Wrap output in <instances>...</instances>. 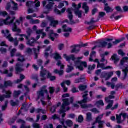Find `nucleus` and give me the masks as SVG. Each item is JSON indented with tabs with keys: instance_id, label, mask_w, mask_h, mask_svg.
I'll return each mask as SVG.
<instances>
[{
	"instance_id": "obj_1",
	"label": "nucleus",
	"mask_w": 128,
	"mask_h": 128,
	"mask_svg": "<svg viewBox=\"0 0 128 128\" xmlns=\"http://www.w3.org/2000/svg\"><path fill=\"white\" fill-rule=\"evenodd\" d=\"M63 102L59 110V114H62V118L66 116V106H69L70 104L74 102V97H70V98H64L62 100Z\"/></svg>"
},
{
	"instance_id": "obj_2",
	"label": "nucleus",
	"mask_w": 128,
	"mask_h": 128,
	"mask_svg": "<svg viewBox=\"0 0 128 128\" xmlns=\"http://www.w3.org/2000/svg\"><path fill=\"white\" fill-rule=\"evenodd\" d=\"M63 58L66 59V62H70L72 60L74 62V66L80 70V56L76 58L74 55L72 54L68 56L66 54H63Z\"/></svg>"
},
{
	"instance_id": "obj_3",
	"label": "nucleus",
	"mask_w": 128,
	"mask_h": 128,
	"mask_svg": "<svg viewBox=\"0 0 128 128\" xmlns=\"http://www.w3.org/2000/svg\"><path fill=\"white\" fill-rule=\"evenodd\" d=\"M2 34H4V38H6L7 40L10 42H14V46H18V40L17 38H14L12 36V34H10V30H6V32H4V30H2Z\"/></svg>"
},
{
	"instance_id": "obj_4",
	"label": "nucleus",
	"mask_w": 128,
	"mask_h": 128,
	"mask_svg": "<svg viewBox=\"0 0 128 128\" xmlns=\"http://www.w3.org/2000/svg\"><path fill=\"white\" fill-rule=\"evenodd\" d=\"M124 62H127L126 64H125L126 68L122 70L123 72L124 73V76L122 78V80H124L126 78H128V57H124L120 61V64L121 66H124Z\"/></svg>"
},
{
	"instance_id": "obj_5",
	"label": "nucleus",
	"mask_w": 128,
	"mask_h": 128,
	"mask_svg": "<svg viewBox=\"0 0 128 128\" xmlns=\"http://www.w3.org/2000/svg\"><path fill=\"white\" fill-rule=\"evenodd\" d=\"M19 36H24L26 41V44L30 46H34V43L36 42V40H34V38L32 37L30 39L28 38V36L24 34H20Z\"/></svg>"
},
{
	"instance_id": "obj_6",
	"label": "nucleus",
	"mask_w": 128,
	"mask_h": 128,
	"mask_svg": "<svg viewBox=\"0 0 128 128\" xmlns=\"http://www.w3.org/2000/svg\"><path fill=\"white\" fill-rule=\"evenodd\" d=\"M72 6L74 8V12L75 16H77L78 18H80V2L78 3V6L76 3H72Z\"/></svg>"
},
{
	"instance_id": "obj_7",
	"label": "nucleus",
	"mask_w": 128,
	"mask_h": 128,
	"mask_svg": "<svg viewBox=\"0 0 128 128\" xmlns=\"http://www.w3.org/2000/svg\"><path fill=\"white\" fill-rule=\"evenodd\" d=\"M112 76H114V72H102L100 76L101 78H105V80H108V79L110 78Z\"/></svg>"
},
{
	"instance_id": "obj_8",
	"label": "nucleus",
	"mask_w": 128,
	"mask_h": 128,
	"mask_svg": "<svg viewBox=\"0 0 128 128\" xmlns=\"http://www.w3.org/2000/svg\"><path fill=\"white\" fill-rule=\"evenodd\" d=\"M24 66V64L18 62L16 64L15 66V70L16 74H18V72H24V70L22 68Z\"/></svg>"
},
{
	"instance_id": "obj_9",
	"label": "nucleus",
	"mask_w": 128,
	"mask_h": 128,
	"mask_svg": "<svg viewBox=\"0 0 128 128\" xmlns=\"http://www.w3.org/2000/svg\"><path fill=\"white\" fill-rule=\"evenodd\" d=\"M48 72V71L46 68H44V66H42L41 67V70L40 72V76H41L40 80L41 82H44L46 80V74Z\"/></svg>"
},
{
	"instance_id": "obj_10",
	"label": "nucleus",
	"mask_w": 128,
	"mask_h": 128,
	"mask_svg": "<svg viewBox=\"0 0 128 128\" xmlns=\"http://www.w3.org/2000/svg\"><path fill=\"white\" fill-rule=\"evenodd\" d=\"M48 38L52 40V42H54V38H58V34L54 33V30H50V32L48 34Z\"/></svg>"
},
{
	"instance_id": "obj_11",
	"label": "nucleus",
	"mask_w": 128,
	"mask_h": 128,
	"mask_svg": "<svg viewBox=\"0 0 128 128\" xmlns=\"http://www.w3.org/2000/svg\"><path fill=\"white\" fill-rule=\"evenodd\" d=\"M54 2H50L46 6V8L48 10L46 11H44L43 14H50V12L52 10V8H54Z\"/></svg>"
},
{
	"instance_id": "obj_12",
	"label": "nucleus",
	"mask_w": 128,
	"mask_h": 128,
	"mask_svg": "<svg viewBox=\"0 0 128 128\" xmlns=\"http://www.w3.org/2000/svg\"><path fill=\"white\" fill-rule=\"evenodd\" d=\"M88 90H85L82 93V100H80V104H86L88 102Z\"/></svg>"
},
{
	"instance_id": "obj_13",
	"label": "nucleus",
	"mask_w": 128,
	"mask_h": 128,
	"mask_svg": "<svg viewBox=\"0 0 128 128\" xmlns=\"http://www.w3.org/2000/svg\"><path fill=\"white\" fill-rule=\"evenodd\" d=\"M78 46L80 48V44L78 45L74 44L70 46V48H72L70 50L71 54H78L80 52V49L77 48Z\"/></svg>"
},
{
	"instance_id": "obj_14",
	"label": "nucleus",
	"mask_w": 128,
	"mask_h": 128,
	"mask_svg": "<svg viewBox=\"0 0 128 128\" xmlns=\"http://www.w3.org/2000/svg\"><path fill=\"white\" fill-rule=\"evenodd\" d=\"M68 12V18H69L70 20V24H74L76 22L72 20L74 18V16L72 15V10L70 8H68L67 10Z\"/></svg>"
},
{
	"instance_id": "obj_15",
	"label": "nucleus",
	"mask_w": 128,
	"mask_h": 128,
	"mask_svg": "<svg viewBox=\"0 0 128 128\" xmlns=\"http://www.w3.org/2000/svg\"><path fill=\"white\" fill-rule=\"evenodd\" d=\"M48 20L50 22V26H52L53 28H56V26L58 24V20H55L54 19V18L52 17H49Z\"/></svg>"
},
{
	"instance_id": "obj_16",
	"label": "nucleus",
	"mask_w": 128,
	"mask_h": 128,
	"mask_svg": "<svg viewBox=\"0 0 128 128\" xmlns=\"http://www.w3.org/2000/svg\"><path fill=\"white\" fill-rule=\"evenodd\" d=\"M10 16H8L5 20H4V24H14V20H16V17L13 16L12 18V19L10 22L8 21V20H10Z\"/></svg>"
},
{
	"instance_id": "obj_17",
	"label": "nucleus",
	"mask_w": 128,
	"mask_h": 128,
	"mask_svg": "<svg viewBox=\"0 0 128 128\" xmlns=\"http://www.w3.org/2000/svg\"><path fill=\"white\" fill-rule=\"evenodd\" d=\"M95 44H97L98 48H106L108 44V42L106 41H100V42H96Z\"/></svg>"
},
{
	"instance_id": "obj_18",
	"label": "nucleus",
	"mask_w": 128,
	"mask_h": 128,
	"mask_svg": "<svg viewBox=\"0 0 128 128\" xmlns=\"http://www.w3.org/2000/svg\"><path fill=\"white\" fill-rule=\"evenodd\" d=\"M15 56L18 58L17 59L18 62H24V60H26V59H24V56L22 55L20 52L16 53L15 54Z\"/></svg>"
},
{
	"instance_id": "obj_19",
	"label": "nucleus",
	"mask_w": 128,
	"mask_h": 128,
	"mask_svg": "<svg viewBox=\"0 0 128 128\" xmlns=\"http://www.w3.org/2000/svg\"><path fill=\"white\" fill-rule=\"evenodd\" d=\"M2 92L3 94H4V97L6 98H10L12 95V92H10V90H6V89L3 88L2 90Z\"/></svg>"
},
{
	"instance_id": "obj_20",
	"label": "nucleus",
	"mask_w": 128,
	"mask_h": 128,
	"mask_svg": "<svg viewBox=\"0 0 128 128\" xmlns=\"http://www.w3.org/2000/svg\"><path fill=\"white\" fill-rule=\"evenodd\" d=\"M82 8L84 10L85 14H88V12H90V7H88V4L86 2H84L82 4Z\"/></svg>"
},
{
	"instance_id": "obj_21",
	"label": "nucleus",
	"mask_w": 128,
	"mask_h": 128,
	"mask_svg": "<svg viewBox=\"0 0 128 128\" xmlns=\"http://www.w3.org/2000/svg\"><path fill=\"white\" fill-rule=\"evenodd\" d=\"M62 30L64 32H72V29L71 28L68 27V26L66 24H64L62 26Z\"/></svg>"
},
{
	"instance_id": "obj_22",
	"label": "nucleus",
	"mask_w": 128,
	"mask_h": 128,
	"mask_svg": "<svg viewBox=\"0 0 128 128\" xmlns=\"http://www.w3.org/2000/svg\"><path fill=\"white\" fill-rule=\"evenodd\" d=\"M104 117V114H102L99 116H98L96 119L95 122H97L98 124H100V122H104V121L101 120L102 118Z\"/></svg>"
},
{
	"instance_id": "obj_23",
	"label": "nucleus",
	"mask_w": 128,
	"mask_h": 128,
	"mask_svg": "<svg viewBox=\"0 0 128 128\" xmlns=\"http://www.w3.org/2000/svg\"><path fill=\"white\" fill-rule=\"evenodd\" d=\"M104 10L106 12H110L114 10H112V8L108 6V3L105 4Z\"/></svg>"
},
{
	"instance_id": "obj_24",
	"label": "nucleus",
	"mask_w": 128,
	"mask_h": 128,
	"mask_svg": "<svg viewBox=\"0 0 128 128\" xmlns=\"http://www.w3.org/2000/svg\"><path fill=\"white\" fill-rule=\"evenodd\" d=\"M54 60H56L57 62H58V60H62V56H60V54L58 53V52H56L54 54Z\"/></svg>"
},
{
	"instance_id": "obj_25",
	"label": "nucleus",
	"mask_w": 128,
	"mask_h": 128,
	"mask_svg": "<svg viewBox=\"0 0 128 128\" xmlns=\"http://www.w3.org/2000/svg\"><path fill=\"white\" fill-rule=\"evenodd\" d=\"M4 88H8V86H12V82L11 80L4 81Z\"/></svg>"
},
{
	"instance_id": "obj_26",
	"label": "nucleus",
	"mask_w": 128,
	"mask_h": 128,
	"mask_svg": "<svg viewBox=\"0 0 128 128\" xmlns=\"http://www.w3.org/2000/svg\"><path fill=\"white\" fill-rule=\"evenodd\" d=\"M117 55L116 54H113L111 56V58L112 60H114V64H116L118 62L119 59L116 57Z\"/></svg>"
},
{
	"instance_id": "obj_27",
	"label": "nucleus",
	"mask_w": 128,
	"mask_h": 128,
	"mask_svg": "<svg viewBox=\"0 0 128 128\" xmlns=\"http://www.w3.org/2000/svg\"><path fill=\"white\" fill-rule=\"evenodd\" d=\"M116 120H117V124H122V114H116Z\"/></svg>"
},
{
	"instance_id": "obj_28",
	"label": "nucleus",
	"mask_w": 128,
	"mask_h": 128,
	"mask_svg": "<svg viewBox=\"0 0 128 128\" xmlns=\"http://www.w3.org/2000/svg\"><path fill=\"white\" fill-rule=\"evenodd\" d=\"M54 73L59 74V76H62V74H64V70H58V69H55L54 70Z\"/></svg>"
},
{
	"instance_id": "obj_29",
	"label": "nucleus",
	"mask_w": 128,
	"mask_h": 128,
	"mask_svg": "<svg viewBox=\"0 0 128 128\" xmlns=\"http://www.w3.org/2000/svg\"><path fill=\"white\" fill-rule=\"evenodd\" d=\"M125 40L124 37H122L120 39H116L115 40V41H114L112 42L113 44H119V42H122V40Z\"/></svg>"
},
{
	"instance_id": "obj_30",
	"label": "nucleus",
	"mask_w": 128,
	"mask_h": 128,
	"mask_svg": "<svg viewBox=\"0 0 128 128\" xmlns=\"http://www.w3.org/2000/svg\"><path fill=\"white\" fill-rule=\"evenodd\" d=\"M40 96H44V91H42V90L38 92L37 100H40Z\"/></svg>"
},
{
	"instance_id": "obj_31",
	"label": "nucleus",
	"mask_w": 128,
	"mask_h": 128,
	"mask_svg": "<svg viewBox=\"0 0 128 128\" xmlns=\"http://www.w3.org/2000/svg\"><path fill=\"white\" fill-rule=\"evenodd\" d=\"M114 18L116 20H120V18H122V15H119V16H114V14H112L110 16V18H111V20H112V18Z\"/></svg>"
},
{
	"instance_id": "obj_32",
	"label": "nucleus",
	"mask_w": 128,
	"mask_h": 128,
	"mask_svg": "<svg viewBox=\"0 0 128 128\" xmlns=\"http://www.w3.org/2000/svg\"><path fill=\"white\" fill-rule=\"evenodd\" d=\"M66 124L67 126H68V128H72L73 124L72 121V120H66Z\"/></svg>"
},
{
	"instance_id": "obj_33",
	"label": "nucleus",
	"mask_w": 128,
	"mask_h": 128,
	"mask_svg": "<svg viewBox=\"0 0 128 128\" xmlns=\"http://www.w3.org/2000/svg\"><path fill=\"white\" fill-rule=\"evenodd\" d=\"M109 103L107 105V106L106 108V110H110L112 106V104H114V100H108Z\"/></svg>"
},
{
	"instance_id": "obj_34",
	"label": "nucleus",
	"mask_w": 128,
	"mask_h": 128,
	"mask_svg": "<svg viewBox=\"0 0 128 128\" xmlns=\"http://www.w3.org/2000/svg\"><path fill=\"white\" fill-rule=\"evenodd\" d=\"M109 103L107 105V106L106 108V110H110L112 106V104H114V100H108Z\"/></svg>"
},
{
	"instance_id": "obj_35",
	"label": "nucleus",
	"mask_w": 128,
	"mask_h": 128,
	"mask_svg": "<svg viewBox=\"0 0 128 128\" xmlns=\"http://www.w3.org/2000/svg\"><path fill=\"white\" fill-rule=\"evenodd\" d=\"M22 92H20V90H15L14 91V94H13V96H14V98H18V96Z\"/></svg>"
},
{
	"instance_id": "obj_36",
	"label": "nucleus",
	"mask_w": 128,
	"mask_h": 128,
	"mask_svg": "<svg viewBox=\"0 0 128 128\" xmlns=\"http://www.w3.org/2000/svg\"><path fill=\"white\" fill-rule=\"evenodd\" d=\"M56 64L58 66H60V70H64V65L62 64V61L60 60H58Z\"/></svg>"
},
{
	"instance_id": "obj_37",
	"label": "nucleus",
	"mask_w": 128,
	"mask_h": 128,
	"mask_svg": "<svg viewBox=\"0 0 128 128\" xmlns=\"http://www.w3.org/2000/svg\"><path fill=\"white\" fill-rule=\"evenodd\" d=\"M8 100L4 102V104L2 105V110H6V108H8Z\"/></svg>"
},
{
	"instance_id": "obj_38",
	"label": "nucleus",
	"mask_w": 128,
	"mask_h": 128,
	"mask_svg": "<svg viewBox=\"0 0 128 128\" xmlns=\"http://www.w3.org/2000/svg\"><path fill=\"white\" fill-rule=\"evenodd\" d=\"M74 70V66H70V65H68V68L66 69V72H70L72 70Z\"/></svg>"
},
{
	"instance_id": "obj_39",
	"label": "nucleus",
	"mask_w": 128,
	"mask_h": 128,
	"mask_svg": "<svg viewBox=\"0 0 128 128\" xmlns=\"http://www.w3.org/2000/svg\"><path fill=\"white\" fill-rule=\"evenodd\" d=\"M92 120V114L90 112H88L86 114V120L88 122H90Z\"/></svg>"
},
{
	"instance_id": "obj_40",
	"label": "nucleus",
	"mask_w": 128,
	"mask_h": 128,
	"mask_svg": "<svg viewBox=\"0 0 128 128\" xmlns=\"http://www.w3.org/2000/svg\"><path fill=\"white\" fill-rule=\"evenodd\" d=\"M26 32L28 34L26 36H28V38H29L30 36V34H32V30L30 29V28H28L26 31Z\"/></svg>"
},
{
	"instance_id": "obj_41",
	"label": "nucleus",
	"mask_w": 128,
	"mask_h": 128,
	"mask_svg": "<svg viewBox=\"0 0 128 128\" xmlns=\"http://www.w3.org/2000/svg\"><path fill=\"white\" fill-rule=\"evenodd\" d=\"M56 110V105H54L50 108V112H52V114H54V112H55Z\"/></svg>"
},
{
	"instance_id": "obj_42",
	"label": "nucleus",
	"mask_w": 128,
	"mask_h": 128,
	"mask_svg": "<svg viewBox=\"0 0 128 128\" xmlns=\"http://www.w3.org/2000/svg\"><path fill=\"white\" fill-rule=\"evenodd\" d=\"M90 2H102V4H104V6H106V0H90Z\"/></svg>"
},
{
	"instance_id": "obj_43",
	"label": "nucleus",
	"mask_w": 128,
	"mask_h": 128,
	"mask_svg": "<svg viewBox=\"0 0 128 128\" xmlns=\"http://www.w3.org/2000/svg\"><path fill=\"white\" fill-rule=\"evenodd\" d=\"M86 88H88V86L87 85H83V84H80V91L81 92H84L85 90H86Z\"/></svg>"
},
{
	"instance_id": "obj_44",
	"label": "nucleus",
	"mask_w": 128,
	"mask_h": 128,
	"mask_svg": "<svg viewBox=\"0 0 128 128\" xmlns=\"http://www.w3.org/2000/svg\"><path fill=\"white\" fill-rule=\"evenodd\" d=\"M34 52V58L36 60L38 58V54L36 52V48H32Z\"/></svg>"
},
{
	"instance_id": "obj_45",
	"label": "nucleus",
	"mask_w": 128,
	"mask_h": 128,
	"mask_svg": "<svg viewBox=\"0 0 128 128\" xmlns=\"http://www.w3.org/2000/svg\"><path fill=\"white\" fill-rule=\"evenodd\" d=\"M96 104L97 106H104V100H100L96 102Z\"/></svg>"
},
{
	"instance_id": "obj_46",
	"label": "nucleus",
	"mask_w": 128,
	"mask_h": 128,
	"mask_svg": "<svg viewBox=\"0 0 128 128\" xmlns=\"http://www.w3.org/2000/svg\"><path fill=\"white\" fill-rule=\"evenodd\" d=\"M100 68L102 70H104L106 66H104V63H99L98 64H97V68Z\"/></svg>"
},
{
	"instance_id": "obj_47",
	"label": "nucleus",
	"mask_w": 128,
	"mask_h": 128,
	"mask_svg": "<svg viewBox=\"0 0 128 128\" xmlns=\"http://www.w3.org/2000/svg\"><path fill=\"white\" fill-rule=\"evenodd\" d=\"M16 48H14L11 50L10 52L11 58H14V54H16Z\"/></svg>"
},
{
	"instance_id": "obj_48",
	"label": "nucleus",
	"mask_w": 128,
	"mask_h": 128,
	"mask_svg": "<svg viewBox=\"0 0 128 128\" xmlns=\"http://www.w3.org/2000/svg\"><path fill=\"white\" fill-rule=\"evenodd\" d=\"M12 3L14 4V6L12 7L13 10H18V4L16 3L13 0H12Z\"/></svg>"
},
{
	"instance_id": "obj_49",
	"label": "nucleus",
	"mask_w": 128,
	"mask_h": 128,
	"mask_svg": "<svg viewBox=\"0 0 128 128\" xmlns=\"http://www.w3.org/2000/svg\"><path fill=\"white\" fill-rule=\"evenodd\" d=\"M49 92L50 94H52L54 92V86H50L48 88Z\"/></svg>"
},
{
	"instance_id": "obj_50",
	"label": "nucleus",
	"mask_w": 128,
	"mask_h": 128,
	"mask_svg": "<svg viewBox=\"0 0 128 128\" xmlns=\"http://www.w3.org/2000/svg\"><path fill=\"white\" fill-rule=\"evenodd\" d=\"M26 52L28 54H32V49L28 48L26 49Z\"/></svg>"
},
{
	"instance_id": "obj_51",
	"label": "nucleus",
	"mask_w": 128,
	"mask_h": 128,
	"mask_svg": "<svg viewBox=\"0 0 128 128\" xmlns=\"http://www.w3.org/2000/svg\"><path fill=\"white\" fill-rule=\"evenodd\" d=\"M94 20V18H92L88 22V24H94V22H98V20Z\"/></svg>"
},
{
	"instance_id": "obj_52",
	"label": "nucleus",
	"mask_w": 128,
	"mask_h": 128,
	"mask_svg": "<svg viewBox=\"0 0 128 128\" xmlns=\"http://www.w3.org/2000/svg\"><path fill=\"white\" fill-rule=\"evenodd\" d=\"M10 104L12 106H18V102H14L12 100H10Z\"/></svg>"
},
{
	"instance_id": "obj_53",
	"label": "nucleus",
	"mask_w": 128,
	"mask_h": 128,
	"mask_svg": "<svg viewBox=\"0 0 128 128\" xmlns=\"http://www.w3.org/2000/svg\"><path fill=\"white\" fill-rule=\"evenodd\" d=\"M80 66L84 68H88V63L85 61H80Z\"/></svg>"
},
{
	"instance_id": "obj_54",
	"label": "nucleus",
	"mask_w": 128,
	"mask_h": 128,
	"mask_svg": "<svg viewBox=\"0 0 128 128\" xmlns=\"http://www.w3.org/2000/svg\"><path fill=\"white\" fill-rule=\"evenodd\" d=\"M78 104H80V100L76 101V104L73 102L72 104L74 108H80V106H78Z\"/></svg>"
},
{
	"instance_id": "obj_55",
	"label": "nucleus",
	"mask_w": 128,
	"mask_h": 128,
	"mask_svg": "<svg viewBox=\"0 0 128 128\" xmlns=\"http://www.w3.org/2000/svg\"><path fill=\"white\" fill-rule=\"evenodd\" d=\"M96 68V64H93L92 66L89 65L88 66V70H94Z\"/></svg>"
},
{
	"instance_id": "obj_56",
	"label": "nucleus",
	"mask_w": 128,
	"mask_h": 128,
	"mask_svg": "<svg viewBox=\"0 0 128 128\" xmlns=\"http://www.w3.org/2000/svg\"><path fill=\"white\" fill-rule=\"evenodd\" d=\"M90 111L94 114H100V111L96 109V108H94L90 110Z\"/></svg>"
},
{
	"instance_id": "obj_57",
	"label": "nucleus",
	"mask_w": 128,
	"mask_h": 128,
	"mask_svg": "<svg viewBox=\"0 0 128 128\" xmlns=\"http://www.w3.org/2000/svg\"><path fill=\"white\" fill-rule=\"evenodd\" d=\"M64 46V44H58V50H62Z\"/></svg>"
},
{
	"instance_id": "obj_58",
	"label": "nucleus",
	"mask_w": 128,
	"mask_h": 128,
	"mask_svg": "<svg viewBox=\"0 0 128 128\" xmlns=\"http://www.w3.org/2000/svg\"><path fill=\"white\" fill-rule=\"evenodd\" d=\"M33 4H34V2L32 1H28L26 2V6H28V8H30V6H32Z\"/></svg>"
},
{
	"instance_id": "obj_59",
	"label": "nucleus",
	"mask_w": 128,
	"mask_h": 128,
	"mask_svg": "<svg viewBox=\"0 0 128 128\" xmlns=\"http://www.w3.org/2000/svg\"><path fill=\"white\" fill-rule=\"evenodd\" d=\"M12 6L10 5V2H8L6 4V10H9L10 9Z\"/></svg>"
},
{
	"instance_id": "obj_60",
	"label": "nucleus",
	"mask_w": 128,
	"mask_h": 128,
	"mask_svg": "<svg viewBox=\"0 0 128 128\" xmlns=\"http://www.w3.org/2000/svg\"><path fill=\"white\" fill-rule=\"evenodd\" d=\"M32 80H34L37 84H38L40 82H38V75H35L32 77Z\"/></svg>"
},
{
	"instance_id": "obj_61",
	"label": "nucleus",
	"mask_w": 128,
	"mask_h": 128,
	"mask_svg": "<svg viewBox=\"0 0 128 128\" xmlns=\"http://www.w3.org/2000/svg\"><path fill=\"white\" fill-rule=\"evenodd\" d=\"M37 64L39 66H41L42 68V59H38L37 60Z\"/></svg>"
},
{
	"instance_id": "obj_62",
	"label": "nucleus",
	"mask_w": 128,
	"mask_h": 128,
	"mask_svg": "<svg viewBox=\"0 0 128 128\" xmlns=\"http://www.w3.org/2000/svg\"><path fill=\"white\" fill-rule=\"evenodd\" d=\"M0 16H8V12L6 11H0Z\"/></svg>"
},
{
	"instance_id": "obj_63",
	"label": "nucleus",
	"mask_w": 128,
	"mask_h": 128,
	"mask_svg": "<svg viewBox=\"0 0 128 128\" xmlns=\"http://www.w3.org/2000/svg\"><path fill=\"white\" fill-rule=\"evenodd\" d=\"M33 128H40V125L38 123H34L32 124Z\"/></svg>"
},
{
	"instance_id": "obj_64",
	"label": "nucleus",
	"mask_w": 128,
	"mask_h": 128,
	"mask_svg": "<svg viewBox=\"0 0 128 128\" xmlns=\"http://www.w3.org/2000/svg\"><path fill=\"white\" fill-rule=\"evenodd\" d=\"M0 52H1L2 54H6V48H0Z\"/></svg>"
}]
</instances>
